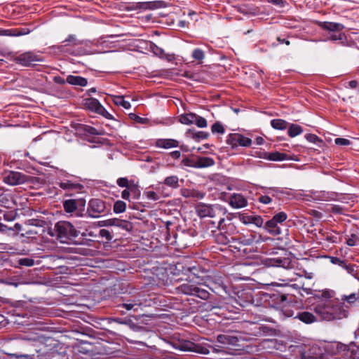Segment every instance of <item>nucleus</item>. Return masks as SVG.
I'll return each mask as SVG.
<instances>
[{"label":"nucleus","mask_w":359,"mask_h":359,"mask_svg":"<svg viewBox=\"0 0 359 359\" xmlns=\"http://www.w3.org/2000/svg\"><path fill=\"white\" fill-rule=\"evenodd\" d=\"M315 313L327 321L341 320L348 315L347 306L337 299L320 301L313 308Z\"/></svg>","instance_id":"obj_1"},{"label":"nucleus","mask_w":359,"mask_h":359,"mask_svg":"<svg viewBox=\"0 0 359 359\" xmlns=\"http://www.w3.org/2000/svg\"><path fill=\"white\" fill-rule=\"evenodd\" d=\"M48 233L57 238L62 243H67L68 241L78 236L79 232L75 227L67 221H59L54 226L53 229H50Z\"/></svg>","instance_id":"obj_2"},{"label":"nucleus","mask_w":359,"mask_h":359,"mask_svg":"<svg viewBox=\"0 0 359 359\" xmlns=\"http://www.w3.org/2000/svg\"><path fill=\"white\" fill-rule=\"evenodd\" d=\"M196 212L198 215L201 217H210L212 218L218 217L212 222L214 224H217V227L220 229L222 224L224 222V210L219 205H206L204 203L198 204L196 207Z\"/></svg>","instance_id":"obj_3"},{"label":"nucleus","mask_w":359,"mask_h":359,"mask_svg":"<svg viewBox=\"0 0 359 359\" xmlns=\"http://www.w3.org/2000/svg\"><path fill=\"white\" fill-rule=\"evenodd\" d=\"M177 290L179 293L194 295L204 300L208 299L210 296L208 290L201 288L190 282L181 285L177 287Z\"/></svg>","instance_id":"obj_4"},{"label":"nucleus","mask_w":359,"mask_h":359,"mask_svg":"<svg viewBox=\"0 0 359 359\" xmlns=\"http://www.w3.org/2000/svg\"><path fill=\"white\" fill-rule=\"evenodd\" d=\"M299 350L302 359H325L324 349L317 344L304 345Z\"/></svg>","instance_id":"obj_5"},{"label":"nucleus","mask_w":359,"mask_h":359,"mask_svg":"<svg viewBox=\"0 0 359 359\" xmlns=\"http://www.w3.org/2000/svg\"><path fill=\"white\" fill-rule=\"evenodd\" d=\"M32 177L17 171H6L3 175V182L11 186L22 184L31 181Z\"/></svg>","instance_id":"obj_6"},{"label":"nucleus","mask_w":359,"mask_h":359,"mask_svg":"<svg viewBox=\"0 0 359 359\" xmlns=\"http://www.w3.org/2000/svg\"><path fill=\"white\" fill-rule=\"evenodd\" d=\"M318 25L325 30L335 32L330 35V39L336 41L343 39L344 34L341 33V31L344 29V25L332 22H319Z\"/></svg>","instance_id":"obj_7"},{"label":"nucleus","mask_w":359,"mask_h":359,"mask_svg":"<svg viewBox=\"0 0 359 359\" xmlns=\"http://www.w3.org/2000/svg\"><path fill=\"white\" fill-rule=\"evenodd\" d=\"M106 205L104 201L98 198H93L89 201L87 213L89 217L93 218H97L100 214L105 212Z\"/></svg>","instance_id":"obj_8"},{"label":"nucleus","mask_w":359,"mask_h":359,"mask_svg":"<svg viewBox=\"0 0 359 359\" xmlns=\"http://www.w3.org/2000/svg\"><path fill=\"white\" fill-rule=\"evenodd\" d=\"M226 143L231 148H236L238 146L250 147L252 144V140L249 137L239 133L229 134L226 139Z\"/></svg>","instance_id":"obj_9"},{"label":"nucleus","mask_w":359,"mask_h":359,"mask_svg":"<svg viewBox=\"0 0 359 359\" xmlns=\"http://www.w3.org/2000/svg\"><path fill=\"white\" fill-rule=\"evenodd\" d=\"M13 61L25 67L34 65L36 62L42 61L40 57L32 52H26L13 57Z\"/></svg>","instance_id":"obj_10"},{"label":"nucleus","mask_w":359,"mask_h":359,"mask_svg":"<svg viewBox=\"0 0 359 359\" xmlns=\"http://www.w3.org/2000/svg\"><path fill=\"white\" fill-rule=\"evenodd\" d=\"M173 346L182 351L198 352L201 346L189 340H180L173 343Z\"/></svg>","instance_id":"obj_11"},{"label":"nucleus","mask_w":359,"mask_h":359,"mask_svg":"<svg viewBox=\"0 0 359 359\" xmlns=\"http://www.w3.org/2000/svg\"><path fill=\"white\" fill-rule=\"evenodd\" d=\"M229 205L235 209H240L248 205L247 198L241 194H233L229 201Z\"/></svg>","instance_id":"obj_12"},{"label":"nucleus","mask_w":359,"mask_h":359,"mask_svg":"<svg viewBox=\"0 0 359 359\" xmlns=\"http://www.w3.org/2000/svg\"><path fill=\"white\" fill-rule=\"evenodd\" d=\"M155 146L158 148L168 149L179 146V142L174 139H158L155 142Z\"/></svg>","instance_id":"obj_13"},{"label":"nucleus","mask_w":359,"mask_h":359,"mask_svg":"<svg viewBox=\"0 0 359 359\" xmlns=\"http://www.w3.org/2000/svg\"><path fill=\"white\" fill-rule=\"evenodd\" d=\"M59 187L65 191H81L83 186L79 183L74 182L71 180H63L58 183Z\"/></svg>","instance_id":"obj_14"},{"label":"nucleus","mask_w":359,"mask_h":359,"mask_svg":"<svg viewBox=\"0 0 359 359\" xmlns=\"http://www.w3.org/2000/svg\"><path fill=\"white\" fill-rule=\"evenodd\" d=\"M264 264L267 266H282L285 268L289 265L290 262L286 258H269L265 259Z\"/></svg>","instance_id":"obj_15"},{"label":"nucleus","mask_w":359,"mask_h":359,"mask_svg":"<svg viewBox=\"0 0 359 359\" xmlns=\"http://www.w3.org/2000/svg\"><path fill=\"white\" fill-rule=\"evenodd\" d=\"M67 83L74 86H86L88 83L87 79L80 76L69 75L66 79Z\"/></svg>","instance_id":"obj_16"},{"label":"nucleus","mask_w":359,"mask_h":359,"mask_svg":"<svg viewBox=\"0 0 359 359\" xmlns=\"http://www.w3.org/2000/svg\"><path fill=\"white\" fill-rule=\"evenodd\" d=\"M329 258L332 264L339 265V266L344 269L348 273H353V266L347 264L344 260L340 259L336 257H330Z\"/></svg>","instance_id":"obj_17"},{"label":"nucleus","mask_w":359,"mask_h":359,"mask_svg":"<svg viewBox=\"0 0 359 359\" xmlns=\"http://www.w3.org/2000/svg\"><path fill=\"white\" fill-rule=\"evenodd\" d=\"M196 168H204L212 166L215 164L213 158L207 156L196 157Z\"/></svg>","instance_id":"obj_18"},{"label":"nucleus","mask_w":359,"mask_h":359,"mask_svg":"<svg viewBox=\"0 0 359 359\" xmlns=\"http://www.w3.org/2000/svg\"><path fill=\"white\" fill-rule=\"evenodd\" d=\"M299 320L306 324L312 323L316 320L315 316L308 311H304L298 313L296 316Z\"/></svg>","instance_id":"obj_19"},{"label":"nucleus","mask_w":359,"mask_h":359,"mask_svg":"<svg viewBox=\"0 0 359 359\" xmlns=\"http://www.w3.org/2000/svg\"><path fill=\"white\" fill-rule=\"evenodd\" d=\"M85 104L89 109L97 114L99 111L100 108L102 107L98 100L93 97L86 99Z\"/></svg>","instance_id":"obj_20"},{"label":"nucleus","mask_w":359,"mask_h":359,"mask_svg":"<svg viewBox=\"0 0 359 359\" xmlns=\"http://www.w3.org/2000/svg\"><path fill=\"white\" fill-rule=\"evenodd\" d=\"M182 195L185 198H194L201 199L204 197L205 194L195 189H184L182 191Z\"/></svg>","instance_id":"obj_21"},{"label":"nucleus","mask_w":359,"mask_h":359,"mask_svg":"<svg viewBox=\"0 0 359 359\" xmlns=\"http://www.w3.org/2000/svg\"><path fill=\"white\" fill-rule=\"evenodd\" d=\"M194 118H196V114L187 113L179 116V121L182 124L191 125L194 123Z\"/></svg>","instance_id":"obj_22"},{"label":"nucleus","mask_w":359,"mask_h":359,"mask_svg":"<svg viewBox=\"0 0 359 359\" xmlns=\"http://www.w3.org/2000/svg\"><path fill=\"white\" fill-rule=\"evenodd\" d=\"M163 184L172 189H177L180 187L179 178L176 175L167 177L163 180Z\"/></svg>","instance_id":"obj_23"},{"label":"nucleus","mask_w":359,"mask_h":359,"mask_svg":"<svg viewBox=\"0 0 359 359\" xmlns=\"http://www.w3.org/2000/svg\"><path fill=\"white\" fill-rule=\"evenodd\" d=\"M156 1L138 2L136 4L135 8L141 10H153L158 8Z\"/></svg>","instance_id":"obj_24"},{"label":"nucleus","mask_w":359,"mask_h":359,"mask_svg":"<svg viewBox=\"0 0 359 359\" xmlns=\"http://www.w3.org/2000/svg\"><path fill=\"white\" fill-rule=\"evenodd\" d=\"M112 100L115 104L121 106L126 109L131 107L130 103L128 101H126L122 95H112Z\"/></svg>","instance_id":"obj_25"},{"label":"nucleus","mask_w":359,"mask_h":359,"mask_svg":"<svg viewBox=\"0 0 359 359\" xmlns=\"http://www.w3.org/2000/svg\"><path fill=\"white\" fill-rule=\"evenodd\" d=\"M63 208L65 212L71 213L77 209V203L74 199L65 200L63 202Z\"/></svg>","instance_id":"obj_26"},{"label":"nucleus","mask_w":359,"mask_h":359,"mask_svg":"<svg viewBox=\"0 0 359 359\" xmlns=\"http://www.w3.org/2000/svg\"><path fill=\"white\" fill-rule=\"evenodd\" d=\"M271 126L276 130H285L287 128L288 123L283 119H273L271 121Z\"/></svg>","instance_id":"obj_27"},{"label":"nucleus","mask_w":359,"mask_h":359,"mask_svg":"<svg viewBox=\"0 0 359 359\" xmlns=\"http://www.w3.org/2000/svg\"><path fill=\"white\" fill-rule=\"evenodd\" d=\"M303 132L302 128L297 124H290L288 127L287 133L290 137H294Z\"/></svg>","instance_id":"obj_28"},{"label":"nucleus","mask_w":359,"mask_h":359,"mask_svg":"<svg viewBox=\"0 0 359 359\" xmlns=\"http://www.w3.org/2000/svg\"><path fill=\"white\" fill-rule=\"evenodd\" d=\"M287 157V155L286 154L276 151L268 154V156L266 158L273 161H281L286 160Z\"/></svg>","instance_id":"obj_29"},{"label":"nucleus","mask_w":359,"mask_h":359,"mask_svg":"<svg viewBox=\"0 0 359 359\" xmlns=\"http://www.w3.org/2000/svg\"><path fill=\"white\" fill-rule=\"evenodd\" d=\"M277 224H278L273 219H271L266 222L265 229L269 232L278 234L280 233V229L277 227Z\"/></svg>","instance_id":"obj_30"},{"label":"nucleus","mask_w":359,"mask_h":359,"mask_svg":"<svg viewBox=\"0 0 359 359\" xmlns=\"http://www.w3.org/2000/svg\"><path fill=\"white\" fill-rule=\"evenodd\" d=\"M334 294V292L333 290H325L320 292V294H315V297L318 298H322L321 301H330L332 299Z\"/></svg>","instance_id":"obj_31"},{"label":"nucleus","mask_w":359,"mask_h":359,"mask_svg":"<svg viewBox=\"0 0 359 359\" xmlns=\"http://www.w3.org/2000/svg\"><path fill=\"white\" fill-rule=\"evenodd\" d=\"M142 305V303H141L138 301H133V302H130V303H126V304H120V305H118V307L125 308L128 311H130V310L137 311V307H140Z\"/></svg>","instance_id":"obj_32"},{"label":"nucleus","mask_w":359,"mask_h":359,"mask_svg":"<svg viewBox=\"0 0 359 359\" xmlns=\"http://www.w3.org/2000/svg\"><path fill=\"white\" fill-rule=\"evenodd\" d=\"M126 204L123 201H117L114 204V212L115 213H122L126 211Z\"/></svg>","instance_id":"obj_33"},{"label":"nucleus","mask_w":359,"mask_h":359,"mask_svg":"<svg viewBox=\"0 0 359 359\" xmlns=\"http://www.w3.org/2000/svg\"><path fill=\"white\" fill-rule=\"evenodd\" d=\"M211 131L212 133L224 134L225 132L223 125L219 122H215L211 127Z\"/></svg>","instance_id":"obj_34"},{"label":"nucleus","mask_w":359,"mask_h":359,"mask_svg":"<svg viewBox=\"0 0 359 359\" xmlns=\"http://www.w3.org/2000/svg\"><path fill=\"white\" fill-rule=\"evenodd\" d=\"M130 195H132L133 198L135 199H137L140 195V191L138 188V186L132 183L130 187L128 188Z\"/></svg>","instance_id":"obj_35"},{"label":"nucleus","mask_w":359,"mask_h":359,"mask_svg":"<svg viewBox=\"0 0 359 359\" xmlns=\"http://www.w3.org/2000/svg\"><path fill=\"white\" fill-rule=\"evenodd\" d=\"M182 164L184 166L196 168V158H184L182 161Z\"/></svg>","instance_id":"obj_36"},{"label":"nucleus","mask_w":359,"mask_h":359,"mask_svg":"<svg viewBox=\"0 0 359 359\" xmlns=\"http://www.w3.org/2000/svg\"><path fill=\"white\" fill-rule=\"evenodd\" d=\"M27 224L30 226L43 227L46 224V222L43 219H30L27 221Z\"/></svg>","instance_id":"obj_37"},{"label":"nucleus","mask_w":359,"mask_h":359,"mask_svg":"<svg viewBox=\"0 0 359 359\" xmlns=\"http://www.w3.org/2000/svg\"><path fill=\"white\" fill-rule=\"evenodd\" d=\"M205 57V53L201 48H196L192 52V57L196 60L202 61Z\"/></svg>","instance_id":"obj_38"},{"label":"nucleus","mask_w":359,"mask_h":359,"mask_svg":"<svg viewBox=\"0 0 359 359\" xmlns=\"http://www.w3.org/2000/svg\"><path fill=\"white\" fill-rule=\"evenodd\" d=\"M194 123L198 127V128H205L207 127V121L205 118L200 116L197 114H196V118H194Z\"/></svg>","instance_id":"obj_39"},{"label":"nucleus","mask_w":359,"mask_h":359,"mask_svg":"<svg viewBox=\"0 0 359 359\" xmlns=\"http://www.w3.org/2000/svg\"><path fill=\"white\" fill-rule=\"evenodd\" d=\"M287 218V215L284 212H280L277 214H276L272 219L277 223H282L284 221H285Z\"/></svg>","instance_id":"obj_40"},{"label":"nucleus","mask_w":359,"mask_h":359,"mask_svg":"<svg viewBox=\"0 0 359 359\" xmlns=\"http://www.w3.org/2000/svg\"><path fill=\"white\" fill-rule=\"evenodd\" d=\"M82 129L85 132L93 135H100L102 134V133L99 132L96 128L87 125L82 126Z\"/></svg>","instance_id":"obj_41"},{"label":"nucleus","mask_w":359,"mask_h":359,"mask_svg":"<svg viewBox=\"0 0 359 359\" xmlns=\"http://www.w3.org/2000/svg\"><path fill=\"white\" fill-rule=\"evenodd\" d=\"M359 299V292L352 293L349 295H345L343 297V300L346 301L348 303H354Z\"/></svg>","instance_id":"obj_42"},{"label":"nucleus","mask_w":359,"mask_h":359,"mask_svg":"<svg viewBox=\"0 0 359 359\" xmlns=\"http://www.w3.org/2000/svg\"><path fill=\"white\" fill-rule=\"evenodd\" d=\"M305 138L310 142L314 143L316 144H319L320 143H322V140L314 134H306L305 135Z\"/></svg>","instance_id":"obj_43"},{"label":"nucleus","mask_w":359,"mask_h":359,"mask_svg":"<svg viewBox=\"0 0 359 359\" xmlns=\"http://www.w3.org/2000/svg\"><path fill=\"white\" fill-rule=\"evenodd\" d=\"M117 184L121 187H126L128 189L131 183H129L128 180L126 177H120L116 181Z\"/></svg>","instance_id":"obj_44"},{"label":"nucleus","mask_w":359,"mask_h":359,"mask_svg":"<svg viewBox=\"0 0 359 359\" xmlns=\"http://www.w3.org/2000/svg\"><path fill=\"white\" fill-rule=\"evenodd\" d=\"M358 241H359L358 237L355 234L352 233L351 236L346 240V243L348 246H354Z\"/></svg>","instance_id":"obj_45"},{"label":"nucleus","mask_w":359,"mask_h":359,"mask_svg":"<svg viewBox=\"0 0 359 359\" xmlns=\"http://www.w3.org/2000/svg\"><path fill=\"white\" fill-rule=\"evenodd\" d=\"M29 32H30V31L29 29L21 28V29H14L13 34L14 36H19L27 34Z\"/></svg>","instance_id":"obj_46"},{"label":"nucleus","mask_w":359,"mask_h":359,"mask_svg":"<svg viewBox=\"0 0 359 359\" xmlns=\"http://www.w3.org/2000/svg\"><path fill=\"white\" fill-rule=\"evenodd\" d=\"M334 143L337 145H339V146H348V145L351 144V141L346 138L339 137V138H336L334 140Z\"/></svg>","instance_id":"obj_47"},{"label":"nucleus","mask_w":359,"mask_h":359,"mask_svg":"<svg viewBox=\"0 0 359 359\" xmlns=\"http://www.w3.org/2000/svg\"><path fill=\"white\" fill-rule=\"evenodd\" d=\"M263 223V219L260 216L252 215L251 224H255L257 226L260 227L262 226Z\"/></svg>","instance_id":"obj_48"},{"label":"nucleus","mask_w":359,"mask_h":359,"mask_svg":"<svg viewBox=\"0 0 359 359\" xmlns=\"http://www.w3.org/2000/svg\"><path fill=\"white\" fill-rule=\"evenodd\" d=\"M20 265L32 266L34 264V260L30 258H22L19 260Z\"/></svg>","instance_id":"obj_49"},{"label":"nucleus","mask_w":359,"mask_h":359,"mask_svg":"<svg viewBox=\"0 0 359 359\" xmlns=\"http://www.w3.org/2000/svg\"><path fill=\"white\" fill-rule=\"evenodd\" d=\"M71 43L73 45H79L81 44V42L76 39L75 35H69L63 43Z\"/></svg>","instance_id":"obj_50"},{"label":"nucleus","mask_w":359,"mask_h":359,"mask_svg":"<svg viewBox=\"0 0 359 359\" xmlns=\"http://www.w3.org/2000/svg\"><path fill=\"white\" fill-rule=\"evenodd\" d=\"M144 194L146 195L147 198L149 200L157 201L159 199V196H158V194L153 191H146Z\"/></svg>","instance_id":"obj_51"},{"label":"nucleus","mask_w":359,"mask_h":359,"mask_svg":"<svg viewBox=\"0 0 359 359\" xmlns=\"http://www.w3.org/2000/svg\"><path fill=\"white\" fill-rule=\"evenodd\" d=\"M97 114L103 116L104 117L108 119H113L112 115L109 114L103 106L101 108H100V110L97 112Z\"/></svg>","instance_id":"obj_52"},{"label":"nucleus","mask_w":359,"mask_h":359,"mask_svg":"<svg viewBox=\"0 0 359 359\" xmlns=\"http://www.w3.org/2000/svg\"><path fill=\"white\" fill-rule=\"evenodd\" d=\"M217 341L224 344H229L230 337L224 334H220L217 337Z\"/></svg>","instance_id":"obj_53"},{"label":"nucleus","mask_w":359,"mask_h":359,"mask_svg":"<svg viewBox=\"0 0 359 359\" xmlns=\"http://www.w3.org/2000/svg\"><path fill=\"white\" fill-rule=\"evenodd\" d=\"M331 212L335 214H342L343 208L339 205H334L331 207Z\"/></svg>","instance_id":"obj_54"},{"label":"nucleus","mask_w":359,"mask_h":359,"mask_svg":"<svg viewBox=\"0 0 359 359\" xmlns=\"http://www.w3.org/2000/svg\"><path fill=\"white\" fill-rule=\"evenodd\" d=\"M240 220L247 224H251V219L252 218V216H250V215H241L240 217Z\"/></svg>","instance_id":"obj_55"},{"label":"nucleus","mask_w":359,"mask_h":359,"mask_svg":"<svg viewBox=\"0 0 359 359\" xmlns=\"http://www.w3.org/2000/svg\"><path fill=\"white\" fill-rule=\"evenodd\" d=\"M217 241L222 244H226L229 242V238L223 234L217 235Z\"/></svg>","instance_id":"obj_56"},{"label":"nucleus","mask_w":359,"mask_h":359,"mask_svg":"<svg viewBox=\"0 0 359 359\" xmlns=\"http://www.w3.org/2000/svg\"><path fill=\"white\" fill-rule=\"evenodd\" d=\"M182 75L186 78H189L195 81L198 80L197 74H193L190 72H184Z\"/></svg>","instance_id":"obj_57"},{"label":"nucleus","mask_w":359,"mask_h":359,"mask_svg":"<svg viewBox=\"0 0 359 359\" xmlns=\"http://www.w3.org/2000/svg\"><path fill=\"white\" fill-rule=\"evenodd\" d=\"M259 201L263 204H269L271 201V198L268 196H261L259 198Z\"/></svg>","instance_id":"obj_58"},{"label":"nucleus","mask_w":359,"mask_h":359,"mask_svg":"<svg viewBox=\"0 0 359 359\" xmlns=\"http://www.w3.org/2000/svg\"><path fill=\"white\" fill-rule=\"evenodd\" d=\"M100 235L102 237L106 238L107 240L111 239V234H110L109 231L107 229H101L100 231Z\"/></svg>","instance_id":"obj_59"},{"label":"nucleus","mask_w":359,"mask_h":359,"mask_svg":"<svg viewBox=\"0 0 359 359\" xmlns=\"http://www.w3.org/2000/svg\"><path fill=\"white\" fill-rule=\"evenodd\" d=\"M208 136V133H204L203 131L198 132L194 135L195 137L203 140L207 139Z\"/></svg>","instance_id":"obj_60"},{"label":"nucleus","mask_w":359,"mask_h":359,"mask_svg":"<svg viewBox=\"0 0 359 359\" xmlns=\"http://www.w3.org/2000/svg\"><path fill=\"white\" fill-rule=\"evenodd\" d=\"M130 194L128 189H126L121 193V197L123 199L127 200L128 201H130Z\"/></svg>","instance_id":"obj_61"},{"label":"nucleus","mask_w":359,"mask_h":359,"mask_svg":"<svg viewBox=\"0 0 359 359\" xmlns=\"http://www.w3.org/2000/svg\"><path fill=\"white\" fill-rule=\"evenodd\" d=\"M170 156L174 159H178L181 156L180 151H174L170 153Z\"/></svg>","instance_id":"obj_62"},{"label":"nucleus","mask_w":359,"mask_h":359,"mask_svg":"<svg viewBox=\"0 0 359 359\" xmlns=\"http://www.w3.org/2000/svg\"><path fill=\"white\" fill-rule=\"evenodd\" d=\"M8 229H7V231H14V230H17V231H20L21 230V228H22V226L21 224H20L19 223H16L13 227H8Z\"/></svg>","instance_id":"obj_63"},{"label":"nucleus","mask_w":359,"mask_h":359,"mask_svg":"<svg viewBox=\"0 0 359 359\" xmlns=\"http://www.w3.org/2000/svg\"><path fill=\"white\" fill-rule=\"evenodd\" d=\"M54 81L57 83H59V84H65V81L64 79H62V77L60 76H55L54 78Z\"/></svg>","instance_id":"obj_64"}]
</instances>
